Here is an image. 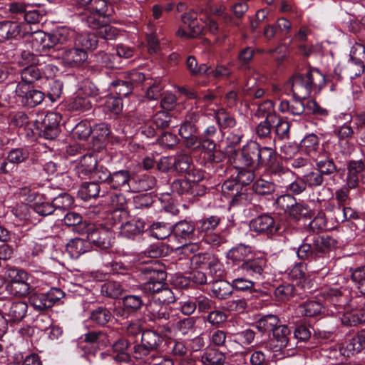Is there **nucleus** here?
<instances>
[{"label": "nucleus", "instance_id": "obj_58", "mask_svg": "<svg viewBox=\"0 0 365 365\" xmlns=\"http://www.w3.org/2000/svg\"><path fill=\"white\" fill-rule=\"evenodd\" d=\"M334 133L335 135H336L339 140H346V144L348 145L347 152H349V150L352 148L349 145L348 140L351 139L355 133L353 128L347 123H344L341 125L336 126L334 130Z\"/></svg>", "mask_w": 365, "mask_h": 365}, {"label": "nucleus", "instance_id": "obj_43", "mask_svg": "<svg viewBox=\"0 0 365 365\" xmlns=\"http://www.w3.org/2000/svg\"><path fill=\"white\" fill-rule=\"evenodd\" d=\"M300 148L308 155L315 153L319 148V139L314 133L306 135L300 142Z\"/></svg>", "mask_w": 365, "mask_h": 365}, {"label": "nucleus", "instance_id": "obj_29", "mask_svg": "<svg viewBox=\"0 0 365 365\" xmlns=\"http://www.w3.org/2000/svg\"><path fill=\"white\" fill-rule=\"evenodd\" d=\"M323 306L317 301H307L299 304L296 312L299 315L308 317H313L320 314L322 312Z\"/></svg>", "mask_w": 365, "mask_h": 365}, {"label": "nucleus", "instance_id": "obj_15", "mask_svg": "<svg viewBox=\"0 0 365 365\" xmlns=\"http://www.w3.org/2000/svg\"><path fill=\"white\" fill-rule=\"evenodd\" d=\"M73 34V31L66 27L58 29L53 34H48L51 47L54 50L53 58H60V51L63 50V46L71 38Z\"/></svg>", "mask_w": 365, "mask_h": 365}, {"label": "nucleus", "instance_id": "obj_51", "mask_svg": "<svg viewBox=\"0 0 365 365\" xmlns=\"http://www.w3.org/2000/svg\"><path fill=\"white\" fill-rule=\"evenodd\" d=\"M76 43L86 50H94L98 46L97 34L83 33L76 38Z\"/></svg>", "mask_w": 365, "mask_h": 365}, {"label": "nucleus", "instance_id": "obj_12", "mask_svg": "<svg viewBox=\"0 0 365 365\" xmlns=\"http://www.w3.org/2000/svg\"><path fill=\"white\" fill-rule=\"evenodd\" d=\"M16 93L21 98L22 103L32 108L40 104L44 99V93L38 90H28V86L23 83H19L16 87Z\"/></svg>", "mask_w": 365, "mask_h": 365}, {"label": "nucleus", "instance_id": "obj_13", "mask_svg": "<svg viewBox=\"0 0 365 365\" xmlns=\"http://www.w3.org/2000/svg\"><path fill=\"white\" fill-rule=\"evenodd\" d=\"M61 115L54 112L48 113L41 122V132L46 139L52 140L59 134V123Z\"/></svg>", "mask_w": 365, "mask_h": 365}, {"label": "nucleus", "instance_id": "obj_53", "mask_svg": "<svg viewBox=\"0 0 365 365\" xmlns=\"http://www.w3.org/2000/svg\"><path fill=\"white\" fill-rule=\"evenodd\" d=\"M306 185L312 189L318 187L323 185L324 177L316 168L302 175Z\"/></svg>", "mask_w": 365, "mask_h": 365}, {"label": "nucleus", "instance_id": "obj_57", "mask_svg": "<svg viewBox=\"0 0 365 365\" xmlns=\"http://www.w3.org/2000/svg\"><path fill=\"white\" fill-rule=\"evenodd\" d=\"M65 224L68 227H73V231L80 234L78 230H83L81 227L83 225H88L90 223L82 222V217L77 212H71L65 215L63 218Z\"/></svg>", "mask_w": 365, "mask_h": 365}, {"label": "nucleus", "instance_id": "obj_35", "mask_svg": "<svg viewBox=\"0 0 365 365\" xmlns=\"http://www.w3.org/2000/svg\"><path fill=\"white\" fill-rule=\"evenodd\" d=\"M211 290L214 296L220 299H225L232 293L231 282L229 283L225 280H217L213 282Z\"/></svg>", "mask_w": 365, "mask_h": 365}, {"label": "nucleus", "instance_id": "obj_4", "mask_svg": "<svg viewBox=\"0 0 365 365\" xmlns=\"http://www.w3.org/2000/svg\"><path fill=\"white\" fill-rule=\"evenodd\" d=\"M140 274L145 282L140 285V289L148 296H150L151 292L158 290L165 284L164 282L167 277L166 272L153 266L143 268Z\"/></svg>", "mask_w": 365, "mask_h": 365}, {"label": "nucleus", "instance_id": "obj_36", "mask_svg": "<svg viewBox=\"0 0 365 365\" xmlns=\"http://www.w3.org/2000/svg\"><path fill=\"white\" fill-rule=\"evenodd\" d=\"M280 323L277 315L266 314L256 322V329L260 332L273 331L274 329Z\"/></svg>", "mask_w": 365, "mask_h": 365}, {"label": "nucleus", "instance_id": "obj_17", "mask_svg": "<svg viewBox=\"0 0 365 365\" xmlns=\"http://www.w3.org/2000/svg\"><path fill=\"white\" fill-rule=\"evenodd\" d=\"M131 178L130 172L120 170L110 173L108 185L114 190H124L130 192Z\"/></svg>", "mask_w": 365, "mask_h": 365}, {"label": "nucleus", "instance_id": "obj_3", "mask_svg": "<svg viewBox=\"0 0 365 365\" xmlns=\"http://www.w3.org/2000/svg\"><path fill=\"white\" fill-rule=\"evenodd\" d=\"M81 228L84 230H78L80 235H86V239L90 245L92 243L102 250L108 249L111 245L113 232L110 229L97 227L91 223L83 225Z\"/></svg>", "mask_w": 365, "mask_h": 365}, {"label": "nucleus", "instance_id": "obj_49", "mask_svg": "<svg viewBox=\"0 0 365 365\" xmlns=\"http://www.w3.org/2000/svg\"><path fill=\"white\" fill-rule=\"evenodd\" d=\"M83 20L88 27L97 31L106 21V16L86 10Z\"/></svg>", "mask_w": 365, "mask_h": 365}, {"label": "nucleus", "instance_id": "obj_10", "mask_svg": "<svg viewBox=\"0 0 365 365\" xmlns=\"http://www.w3.org/2000/svg\"><path fill=\"white\" fill-rule=\"evenodd\" d=\"M250 228L252 231L260 234H273L280 229L269 214H263L252 219L250 222Z\"/></svg>", "mask_w": 365, "mask_h": 365}, {"label": "nucleus", "instance_id": "obj_50", "mask_svg": "<svg viewBox=\"0 0 365 365\" xmlns=\"http://www.w3.org/2000/svg\"><path fill=\"white\" fill-rule=\"evenodd\" d=\"M20 34V27L14 21L1 22V37L5 40L15 39Z\"/></svg>", "mask_w": 365, "mask_h": 365}, {"label": "nucleus", "instance_id": "obj_7", "mask_svg": "<svg viewBox=\"0 0 365 365\" xmlns=\"http://www.w3.org/2000/svg\"><path fill=\"white\" fill-rule=\"evenodd\" d=\"M237 160L242 166L252 169L259 167V143L252 140L245 145L241 149Z\"/></svg>", "mask_w": 365, "mask_h": 365}, {"label": "nucleus", "instance_id": "obj_26", "mask_svg": "<svg viewBox=\"0 0 365 365\" xmlns=\"http://www.w3.org/2000/svg\"><path fill=\"white\" fill-rule=\"evenodd\" d=\"M109 205L115 210L113 212V218H125L128 215L124 207L126 203V199L121 193L112 194L109 196Z\"/></svg>", "mask_w": 365, "mask_h": 365}, {"label": "nucleus", "instance_id": "obj_47", "mask_svg": "<svg viewBox=\"0 0 365 365\" xmlns=\"http://www.w3.org/2000/svg\"><path fill=\"white\" fill-rule=\"evenodd\" d=\"M274 120L275 123L272 124L276 136L280 140L288 139L290 130L289 122L279 116H275Z\"/></svg>", "mask_w": 365, "mask_h": 365}, {"label": "nucleus", "instance_id": "obj_30", "mask_svg": "<svg viewBox=\"0 0 365 365\" xmlns=\"http://www.w3.org/2000/svg\"><path fill=\"white\" fill-rule=\"evenodd\" d=\"M215 118L220 130H230L240 125L235 117L224 109H220L215 113Z\"/></svg>", "mask_w": 365, "mask_h": 365}, {"label": "nucleus", "instance_id": "obj_8", "mask_svg": "<svg viewBox=\"0 0 365 365\" xmlns=\"http://www.w3.org/2000/svg\"><path fill=\"white\" fill-rule=\"evenodd\" d=\"M30 43L33 51L40 56H46L53 58L54 50L51 47L48 34L37 31L32 34Z\"/></svg>", "mask_w": 365, "mask_h": 365}, {"label": "nucleus", "instance_id": "obj_22", "mask_svg": "<svg viewBox=\"0 0 365 365\" xmlns=\"http://www.w3.org/2000/svg\"><path fill=\"white\" fill-rule=\"evenodd\" d=\"M91 248L87 239L75 238L69 241L66 245V252L73 259H78L82 254Z\"/></svg>", "mask_w": 365, "mask_h": 365}, {"label": "nucleus", "instance_id": "obj_6", "mask_svg": "<svg viewBox=\"0 0 365 365\" xmlns=\"http://www.w3.org/2000/svg\"><path fill=\"white\" fill-rule=\"evenodd\" d=\"M351 59L346 66V72L350 78L360 76L364 70L365 46L356 43L351 50Z\"/></svg>", "mask_w": 365, "mask_h": 365}, {"label": "nucleus", "instance_id": "obj_44", "mask_svg": "<svg viewBox=\"0 0 365 365\" xmlns=\"http://www.w3.org/2000/svg\"><path fill=\"white\" fill-rule=\"evenodd\" d=\"M32 209L42 216H47L53 213L51 203L43 195H38L35 198Z\"/></svg>", "mask_w": 365, "mask_h": 365}, {"label": "nucleus", "instance_id": "obj_37", "mask_svg": "<svg viewBox=\"0 0 365 365\" xmlns=\"http://www.w3.org/2000/svg\"><path fill=\"white\" fill-rule=\"evenodd\" d=\"M252 187L255 194L260 196H269L274 192L276 185L273 182L259 178L253 182Z\"/></svg>", "mask_w": 365, "mask_h": 365}, {"label": "nucleus", "instance_id": "obj_56", "mask_svg": "<svg viewBox=\"0 0 365 365\" xmlns=\"http://www.w3.org/2000/svg\"><path fill=\"white\" fill-rule=\"evenodd\" d=\"M195 185H196L195 182H191L186 179H178L172 182L170 187L173 192L185 195L192 193V190Z\"/></svg>", "mask_w": 365, "mask_h": 365}, {"label": "nucleus", "instance_id": "obj_14", "mask_svg": "<svg viewBox=\"0 0 365 365\" xmlns=\"http://www.w3.org/2000/svg\"><path fill=\"white\" fill-rule=\"evenodd\" d=\"M266 266V259L263 257L245 261L240 266L245 274L254 279L260 280L264 278V268Z\"/></svg>", "mask_w": 365, "mask_h": 365}, {"label": "nucleus", "instance_id": "obj_40", "mask_svg": "<svg viewBox=\"0 0 365 365\" xmlns=\"http://www.w3.org/2000/svg\"><path fill=\"white\" fill-rule=\"evenodd\" d=\"M345 347L330 346L324 349L322 355L327 358L331 364H338L342 363L346 356Z\"/></svg>", "mask_w": 365, "mask_h": 365}, {"label": "nucleus", "instance_id": "obj_63", "mask_svg": "<svg viewBox=\"0 0 365 365\" xmlns=\"http://www.w3.org/2000/svg\"><path fill=\"white\" fill-rule=\"evenodd\" d=\"M92 132L91 126L87 121H81L72 129V135L74 138L86 140Z\"/></svg>", "mask_w": 365, "mask_h": 365}, {"label": "nucleus", "instance_id": "obj_5", "mask_svg": "<svg viewBox=\"0 0 365 365\" xmlns=\"http://www.w3.org/2000/svg\"><path fill=\"white\" fill-rule=\"evenodd\" d=\"M147 314L150 321H168L170 324H175L178 319V313L165 304L151 301L146 305Z\"/></svg>", "mask_w": 365, "mask_h": 365}, {"label": "nucleus", "instance_id": "obj_1", "mask_svg": "<svg viewBox=\"0 0 365 365\" xmlns=\"http://www.w3.org/2000/svg\"><path fill=\"white\" fill-rule=\"evenodd\" d=\"M325 85V77L319 70L309 69L305 74H294L287 83L286 87L291 88L294 97L306 98L312 94L319 93Z\"/></svg>", "mask_w": 365, "mask_h": 365}, {"label": "nucleus", "instance_id": "obj_42", "mask_svg": "<svg viewBox=\"0 0 365 365\" xmlns=\"http://www.w3.org/2000/svg\"><path fill=\"white\" fill-rule=\"evenodd\" d=\"M74 203L73 198L68 193L63 192L54 197L51 202L53 212L64 211L71 208Z\"/></svg>", "mask_w": 365, "mask_h": 365}, {"label": "nucleus", "instance_id": "obj_54", "mask_svg": "<svg viewBox=\"0 0 365 365\" xmlns=\"http://www.w3.org/2000/svg\"><path fill=\"white\" fill-rule=\"evenodd\" d=\"M23 84L32 83L41 78L40 68L35 66H29L24 68L21 73Z\"/></svg>", "mask_w": 365, "mask_h": 365}, {"label": "nucleus", "instance_id": "obj_23", "mask_svg": "<svg viewBox=\"0 0 365 365\" xmlns=\"http://www.w3.org/2000/svg\"><path fill=\"white\" fill-rule=\"evenodd\" d=\"M297 98H294L292 101H288L286 100L281 101L279 105V110L282 113H288L292 115H300L305 110V106L303 101L297 96Z\"/></svg>", "mask_w": 365, "mask_h": 365}, {"label": "nucleus", "instance_id": "obj_33", "mask_svg": "<svg viewBox=\"0 0 365 365\" xmlns=\"http://www.w3.org/2000/svg\"><path fill=\"white\" fill-rule=\"evenodd\" d=\"M68 107L71 110L83 113L91 109L92 103L90 98L76 92V96L69 100Z\"/></svg>", "mask_w": 365, "mask_h": 365}, {"label": "nucleus", "instance_id": "obj_60", "mask_svg": "<svg viewBox=\"0 0 365 365\" xmlns=\"http://www.w3.org/2000/svg\"><path fill=\"white\" fill-rule=\"evenodd\" d=\"M100 190V186L97 182H90L83 183L79 192L84 200H88L98 197Z\"/></svg>", "mask_w": 365, "mask_h": 365}, {"label": "nucleus", "instance_id": "obj_19", "mask_svg": "<svg viewBox=\"0 0 365 365\" xmlns=\"http://www.w3.org/2000/svg\"><path fill=\"white\" fill-rule=\"evenodd\" d=\"M5 314L11 322H20L26 315L28 306L24 302H15L4 304Z\"/></svg>", "mask_w": 365, "mask_h": 365}, {"label": "nucleus", "instance_id": "obj_62", "mask_svg": "<svg viewBox=\"0 0 365 365\" xmlns=\"http://www.w3.org/2000/svg\"><path fill=\"white\" fill-rule=\"evenodd\" d=\"M308 238H306L297 252L298 257L302 260L314 259L317 257L314 245L308 242Z\"/></svg>", "mask_w": 365, "mask_h": 365}, {"label": "nucleus", "instance_id": "obj_55", "mask_svg": "<svg viewBox=\"0 0 365 365\" xmlns=\"http://www.w3.org/2000/svg\"><path fill=\"white\" fill-rule=\"evenodd\" d=\"M334 244V240L328 235L316 236L313 239V245L317 256L326 252Z\"/></svg>", "mask_w": 365, "mask_h": 365}, {"label": "nucleus", "instance_id": "obj_59", "mask_svg": "<svg viewBox=\"0 0 365 365\" xmlns=\"http://www.w3.org/2000/svg\"><path fill=\"white\" fill-rule=\"evenodd\" d=\"M275 156L276 151L273 148L262 147L259 144V166L270 165Z\"/></svg>", "mask_w": 365, "mask_h": 365}, {"label": "nucleus", "instance_id": "obj_41", "mask_svg": "<svg viewBox=\"0 0 365 365\" xmlns=\"http://www.w3.org/2000/svg\"><path fill=\"white\" fill-rule=\"evenodd\" d=\"M225 356L217 350H209L201 356V362L203 365H224Z\"/></svg>", "mask_w": 365, "mask_h": 365}, {"label": "nucleus", "instance_id": "obj_64", "mask_svg": "<svg viewBox=\"0 0 365 365\" xmlns=\"http://www.w3.org/2000/svg\"><path fill=\"white\" fill-rule=\"evenodd\" d=\"M351 279L362 294H365V267H358L351 272Z\"/></svg>", "mask_w": 365, "mask_h": 365}, {"label": "nucleus", "instance_id": "obj_25", "mask_svg": "<svg viewBox=\"0 0 365 365\" xmlns=\"http://www.w3.org/2000/svg\"><path fill=\"white\" fill-rule=\"evenodd\" d=\"M181 20L182 26L191 31L190 36L198 37L201 34L203 27L199 24L195 12L192 11L182 14Z\"/></svg>", "mask_w": 365, "mask_h": 365}, {"label": "nucleus", "instance_id": "obj_11", "mask_svg": "<svg viewBox=\"0 0 365 365\" xmlns=\"http://www.w3.org/2000/svg\"><path fill=\"white\" fill-rule=\"evenodd\" d=\"M65 66L71 68L82 66L88 59V54L83 48L74 47L63 50L60 53Z\"/></svg>", "mask_w": 365, "mask_h": 365}, {"label": "nucleus", "instance_id": "obj_28", "mask_svg": "<svg viewBox=\"0 0 365 365\" xmlns=\"http://www.w3.org/2000/svg\"><path fill=\"white\" fill-rule=\"evenodd\" d=\"M22 274L23 277L20 279L6 286V289L9 294L19 297H24L29 294L30 285L27 282V273Z\"/></svg>", "mask_w": 365, "mask_h": 365}, {"label": "nucleus", "instance_id": "obj_61", "mask_svg": "<svg viewBox=\"0 0 365 365\" xmlns=\"http://www.w3.org/2000/svg\"><path fill=\"white\" fill-rule=\"evenodd\" d=\"M186 67L192 76L208 73L209 67L204 63L198 65L195 57L193 56L187 58Z\"/></svg>", "mask_w": 365, "mask_h": 365}, {"label": "nucleus", "instance_id": "obj_34", "mask_svg": "<svg viewBox=\"0 0 365 365\" xmlns=\"http://www.w3.org/2000/svg\"><path fill=\"white\" fill-rule=\"evenodd\" d=\"M150 295L153 296L152 301L162 304H169L175 301L174 293L166 283L158 290L151 292Z\"/></svg>", "mask_w": 365, "mask_h": 365}, {"label": "nucleus", "instance_id": "obj_16", "mask_svg": "<svg viewBox=\"0 0 365 365\" xmlns=\"http://www.w3.org/2000/svg\"><path fill=\"white\" fill-rule=\"evenodd\" d=\"M145 227V222L140 218H132L125 222H122L120 229V235L126 238H133L142 233Z\"/></svg>", "mask_w": 365, "mask_h": 365}, {"label": "nucleus", "instance_id": "obj_52", "mask_svg": "<svg viewBox=\"0 0 365 365\" xmlns=\"http://www.w3.org/2000/svg\"><path fill=\"white\" fill-rule=\"evenodd\" d=\"M271 172L274 180L280 183L281 186L286 187L289 182L290 177L293 175V173L289 169L285 168L279 165L271 167Z\"/></svg>", "mask_w": 365, "mask_h": 365}, {"label": "nucleus", "instance_id": "obj_24", "mask_svg": "<svg viewBox=\"0 0 365 365\" xmlns=\"http://www.w3.org/2000/svg\"><path fill=\"white\" fill-rule=\"evenodd\" d=\"M156 180L155 177L150 175H141L136 179H132L130 192H140L148 191L155 187Z\"/></svg>", "mask_w": 365, "mask_h": 365}, {"label": "nucleus", "instance_id": "obj_46", "mask_svg": "<svg viewBox=\"0 0 365 365\" xmlns=\"http://www.w3.org/2000/svg\"><path fill=\"white\" fill-rule=\"evenodd\" d=\"M171 232V226L164 222H154L150 226V235L158 240L167 238Z\"/></svg>", "mask_w": 365, "mask_h": 365}, {"label": "nucleus", "instance_id": "obj_21", "mask_svg": "<svg viewBox=\"0 0 365 365\" xmlns=\"http://www.w3.org/2000/svg\"><path fill=\"white\" fill-rule=\"evenodd\" d=\"M291 333L292 331L287 325L280 324V323L274 329L272 336L273 340L276 342L274 348L276 351L288 345Z\"/></svg>", "mask_w": 365, "mask_h": 365}, {"label": "nucleus", "instance_id": "obj_18", "mask_svg": "<svg viewBox=\"0 0 365 365\" xmlns=\"http://www.w3.org/2000/svg\"><path fill=\"white\" fill-rule=\"evenodd\" d=\"M97 163V159L93 155H83L76 165L75 172L81 178H90L96 167Z\"/></svg>", "mask_w": 365, "mask_h": 365}, {"label": "nucleus", "instance_id": "obj_20", "mask_svg": "<svg viewBox=\"0 0 365 365\" xmlns=\"http://www.w3.org/2000/svg\"><path fill=\"white\" fill-rule=\"evenodd\" d=\"M178 133L184 139V143L187 148H191L197 143V128L190 121L185 120L180 125Z\"/></svg>", "mask_w": 365, "mask_h": 365}, {"label": "nucleus", "instance_id": "obj_48", "mask_svg": "<svg viewBox=\"0 0 365 365\" xmlns=\"http://www.w3.org/2000/svg\"><path fill=\"white\" fill-rule=\"evenodd\" d=\"M113 319V314L105 307H98L91 312L90 319L97 324L103 326Z\"/></svg>", "mask_w": 365, "mask_h": 365}, {"label": "nucleus", "instance_id": "obj_31", "mask_svg": "<svg viewBox=\"0 0 365 365\" xmlns=\"http://www.w3.org/2000/svg\"><path fill=\"white\" fill-rule=\"evenodd\" d=\"M365 348V329L358 331L346 344V356L353 355Z\"/></svg>", "mask_w": 365, "mask_h": 365}, {"label": "nucleus", "instance_id": "obj_9", "mask_svg": "<svg viewBox=\"0 0 365 365\" xmlns=\"http://www.w3.org/2000/svg\"><path fill=\"white\" fill-rule=\"evenodd\" d=\"M351 291L348 287L334 285L322 289V294L325 299L331 302L334 305L343 307L348 303Z\"/></svg>", "mask_w": 365, "mask_h": 365}, {"label": "nucleus", "instance_id": "obj_45", "mask_svg": "<svg viewBox=\"0 0 365 365\" xmlns=\"http://www.w3.org/2000/svg\"><path fill=\"white\" fill-rule=\"evenodd\" d=\"M130 343L127 339H120L113 345L114 352L117 354L113 356V359L117 361H126L129 359V354L126 352L130 347Z\"/></svg>", "mask_w": 365, "mask_h": 365}, {"label": "nucleus", "instance_id": "obj_39", "mask_svg": "<svg viewBox=\"0 0 365 365\" xmlns=\"http://www.w3.org/2000/svg\"><path fill=\"white\" fill-rule=\"evenodd\" d=\"M220 217L212 215L197 222V228L202 235L214 232L220 223Z\"/></svg>", "mask_w": 365, "mask_h": 365}, {"label": "nucleus", "instance_id": "obj_32", "mask_svg": "<svg viewBox=\"0 0 365 365\" xmlns=\"http://www.w3.org/2000/svg\"><path fill=\"white\" fill-rule=\"evenodd\" d=\"M275 123L274 120H269V117L257 124L255 128V135L257 138L264 142H274L275 139L272 137L271 133L272 124Z\"/></svg>", "mask_w": 365, "mask_h": 365}, {"label": "nucleus", "instance_id": "obj_27", "mask_svg": "<svg viewBox=\"0 0 365 365\" xmlns=\"http://www.w3.org/2000/svg\"><path fill=\"white\" fill-rule=\"evenodd\" d=\"M195 230L192 222L181 220L175 224L173 232L176 237L190 240L193 238Z\"/></svg>", "mask_w": 365, "mask_h": 365}, {"label": "nucleus", "instance_id": "obj_2", "mask_svg": "<svg viewBox=\"0 0 365 365\" xmlns=\"http://www.w3.org/2000/svg\"><path fill=\"white\" fill-rule=\"evenodd\" d=\"M163 341V336L153 330H146L142 332L141 343L133 342L131 346V354L137 359H142L151 351L157 350Z\"/></svg>", "mask_w": 365, "mask_h": 365}, {"label": "nucleus", "instance_id": "obj_38", "mask_svg": "<svg viewBox=\"0 0 365 365\" xmlns=\"http://www.w3.org/2000/svg\"><path fill=\"white\" fill-rule=\"evenodd\" d=\"M251 254V248L244 245H238L232 247L227 253V257L234 262L247 261Z\"/></svg>", "mask_w": 365, "mask_h": 365}]
</instances>
